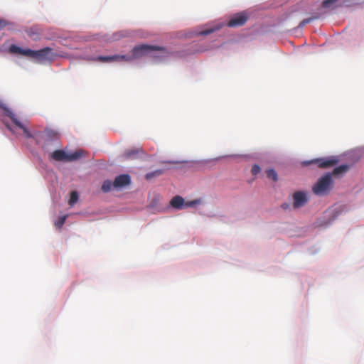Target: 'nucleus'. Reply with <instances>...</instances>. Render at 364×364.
<instances>
[{
    "label": "nucleus",
    "mask_w": 364,
    "mask_h": 364,
    "mask_svg": "<svg viewBox=\"0 0 364 364\" xmlns=\"http://www.w3.org/2000/svg\"><path fill=\"white\" fill-rule=\"evenodd\" d=\"M348 168H349V166L348 165H345V164L341 165L338 167H336L333 169V172L331 173V176L332 175L337 176V175L346 172L348 170Z\"/></svg>",
    "instance_id": "13"
},
{
    "label": "nucleus",
    "mask_w": 364,
    "mask_h": 364,
    "mask_svg": "<svg viewBox=\"0 0 364 364\" xmlns=\"http://www.w3.org/2000/svg\"><path fill=\"white\" fill-rule=\"evenodd\" d=\"M311 21V18H306V19H304L303 20L301 23H300V26H304V25H306V23H309V22Z\"/></svg>",
    "instance_id": "25"
},
{
    "label": "nucleus",
    "mask_w": 364,
    "mask_h": 364,
    "mask_svg": "<svg viewBox=\"0 0 364 364\" xmlns=\"http://www.w3.org/2000/svg\"><path fill=\"white\" fill-rule=\"evenodd\" d=\"M113 187V182L110 180H105L102 186V191L105 193H107L111 191Z\"/></svg>",
    "instance_id": "14"
},
{
    "label": "nucleus",
    "mask_w": 364,
    "mask_h": 364,
    "mask_svg": "<svg viewBox=\"0 0 364 364\" xmlns=\"http://www.w3.org/2000/svg\"><path fill=\"white\" fill-rule=\"evenodd\" d=\"M215 30V29H214V28L203 30L202 31L197 33V35L198 36H206V35L212 33Z\"/></svg>",
    "instance_id": "21"
},
{
    "label": "nucleus",
    "mask_w": 364,
    "mask_h": 364,
    "mask_svg": "<svg viewBox=\"0 0 364 364\" xmlns=\"http://www.w3.org/2000/svg\"><path fill=\"white\" fill-rule=\"evenodd\" d=\"M247 16L245 13L237 14L228 22L229 27H238L243 26L247 21Z\"/></svg>",
    "instance_id": "7"
},
{
    "label": "nucleus",
    "mask_w": 364,
    "mask_h": 364,
    "mask_svg": "<svg viewBox=\"0 0 364 364\" xmlns=\"http://www.w3.org/2000/svg\"><path fill=\"white\" fill-rule=\"evenodd\" d=\"M85 151L80 149L73 154H67L64 150L58 149L50 154V158L56 161H73L83 156Z\"/></svg>",
    "instance_id": "4"
},
{
    "label": "nucleus",
    "mask_w": 364,
    "mask_h": 364,
    "mask_svg": "<svg viewBox=\"0 0 364 364\" xmlns=\"http://www.w3.org/2000/svg\"><path fill=\"white\" fill-rule=\"evenodd\" d=\"M66 218H67V215H63V216H61L60 217L58 220L55 223V226L58 228V229H60L63 225H64L65 220H66Z\"/></svg>",
    "instance_id": "17"
},
{
    "label": "nucleus",
    "mask_w": 364,
    "mask_h": 364,
    "mask_svg": "<svg viewBox=\"0 0 364 364\" xmlns=\"http://www.w3.org/2000/svg\"><path fill=\"white\" fill-rule=\"evenodd\" d=\"M45 133L49 137H55L57 136V133L52 129H47L45 130Z\"/></svg>",
    "instance_id": "23"
},
{
    "label": "nucleus",
    "mask_w": 364,
    "mask_h": 364,
    "mask_svg": "<svg viewBox=\"0 0 364 364\" xmlns=\"http://www.w3.org/2000/svg\"><path fill=\"white\" fill-rule=\"evenodd\" d=\"M28 35L31 37V38H33L34 39H37L38 38V33H36L34 31V28H31L29 29V31H28Z\"/></svg>",
    "instance_id": "20"
},
{
    "label": "nucleus",
    "mask_w": 364,
    "mask_h": 364,
    "mask_svg": "<svg viewBox=\"0 0 364 364\" xmlns=\"http://www.w3.org/2000/svg\"><path fill=\"white\" fill-rule=\"evenodd\" d=\"M196 203H197V200H193V201H191V202L188 203L187 204V205H188V206H191V205H193L196 204Z\"/></svg>",
    "instance_id": "26"
},
{
    "label": "nucleus",
    "mask_w": 364,
    "mask_h": 364,
    "mask_svg": "<svg viewBox=\"0 0 364 364\" xmlns=\"http://www.w3.org/2000/svg\"><path fill=\"white\" fill-rule=\"evenodd\" d=\"M267 176L269 178L272 179L274 181H277L278 180V176L277 172L274 169H268L266 171Z\"/></svg>",
    "instance_id": "15"
},
{
    "label": "nucleus",
    "mask_w": 364,
    "mask_h": 364,
    "mask_svg": "<svg viewBox=\"0 0 364 364\" xmlns=\"http://www.w3.org/2000/svg\"><path fill=\"white\" fill-rule=\"evenodd\" d=\"M11 23L4 20V19H0V30L5 28L6 26L10 25Z\"/></svg>",
    "instance_id": "24"
},
{
    "label": "nucleus",
    "mask_w": 364,
    "mask_h": 364,
    "mask_svg": "<svg viewBox=\"0 0 364 364\" xmlns=\"http://www.w3.org/2000/svg\"><path fill=\"white\" fill-rule=\"evenodd\" d=\"M153 51H160L161 53V55H154V58H164L166 57L168 54L166 49L162 47L156 46H149L146 44H141L134 46L132 50V53L134 56V58L137 59L143 56H145Z\"/></svg>",
    "instance_id": "2"
},
{
    "label": "nucleus",
    "mask_w": 364,
    "mask_h": 364,
    "mask_svg": "<svg viewBox=\"0 0 364 364\" xmlns=\"http://www.w3.org/2000/svg\"><path fill=\"white\" fill-rule=\"evenodd\" d=\"M260 170H261L260 167L258 165L255 164L252 167L251 172H252V175L256 176L257 174H258L260 172Z\"/></svg>",
    "instance_id": "22"
},
{
    "label": "nucleus",
    "mask_w": 364,
    "mask_h": 364,
    "mask_svg": "<svg viewBox=\"0 0 364 364\" xmlns=\"http://www.w3.org/2000/svg\"><path fill=\"white\" fill-rule=\"evenodd\" d=\"M331 173H328L318 179L313 186L312 191L317 196H325L332 188Z\"/></svg>",
    "instance_id": "3"
},
{
    "label": "nucleus",
    "mask_w": 364,
    "mask_h": 364,
    "mask_svg": "<svg viewBox=\"0 0 364 364\" xmlns=\"http://www.w3.org/2000/svg\"><path fill=\"white\" fill-rule=\"evenodd\" d=\"M131 183V178L128 174H122L117 176L113 182V187L121 188Z\"/></svg>",
    "instance_id": "10"
},
{
    "label": "nucleus",
    "mask_w": 364,
    "mask_h": 364,
    "mask_svg": "<svg viewBox=\"0 0 364 364\" xmlns=\"http://www.w3.org/2000/svg\"><path fill=\"white\" fill-rule=\"evenodd\" d=\"M78 200V193L76 191H73L70 194L69 205L73 206Z\"/></svg>",
    "instance_id": "16"
},
{
    "label": "nucleus",
    "mask_w": 364,
    "mask_h": 364,
    "mask_svg": "<svg viewBox=\"0 0 364 364\" xmlns=\"http://www.w3.org/2000/svg\"><path fill=\"white\" fill-rule=\"evenodd\" d=\"M293 207L299 208L304 206L308 201L306 193L296 191L293 194Z\"/></svg>",
    "instance_id": "8"
},
{
    "label": "nucleus",
    "mask_w": 364,
    "mask_h": 364,
    "mask_svg": "<svg viewBox=\"0 0 364 364\" xmlns=\"http://www.w3.org/2000/svg\"><path fill=\"white\" fill-rule=\"evenodd\" d=\"M142 151L143 150L141 148L128 149L124 153L123 156L127 159H134L139 153Z\"/></svg>",
    "instance_id": "12"
},
{
    "label": "nucleus",
    "mask_w": 364,
    "mask_h": 364,
    "mask_svg": "<svg viewBox=\"0 0 364 364\" xmlns=\"http://www.w3.org/2000/svg\"><path fill=\"white\" fill-rule=\"evenodd\" d=\"M338 0H324L322 3V6L324 8H329L334 4H336Z\"/></svg>",
    "instance_id": "19"
},
{
    "label": "nucleus",
    "mask_w": 364,
    "mask_h": 364,
    "mask_svg": "<svg viewBox=\"0 0 364 364\" xmlns=\"http://www.w3.org/2000/svg\"><path fill=\"white\" fill-rule=\"evenodd\" d=\"M9 52L12 54H19L36 58L41 63L43 61H51L55 57L53 49L49 47H46L38 50H33L29 48L23 49L16 45L12 44L9 48Z\"/></svg>",
    "instance_id": "1"
},
{
    "label": "nucleus",
    "mask_w": 364,
    "mask_h": 364,
    "mask_svg": "<svg viewBox=\"0 0 364 364\" xmlns=\"http://www.w3.org/2000/svg\"><path fill=\"white\" fill-rule=\"evenodd\" d=\"M163 173V171L162 170H156L154 172H151V173H149L146 175V179H151V178L154 177V176H160Z\"/></svg>",
    "instance_id": "18"
},
{
    "label": "nucleus",
    "mask_w": 364,
    "mask_h": 364,
    "mask_svg": "<svg viewBox=\"0 0 364 364\" xmlns=\"http://www.w3.org/2000/svg\"><path fill=\"white\" fill-rule=\"evenodd\" d=\"M134 56L132 54L131 55H114L110 56H102L100 55L97 58H92V60L94 61H100L102 63H109L114 61H132L133 60Z\"/></svg>",
    "instance_id": "6"
},
{
    "label": "nucleus",
    "mask_w": 364,
    "mask_h": 364,
    "mask_svg": "<svg viewBox=\"0 0 364 364\" xmlns=\"http://www.w3.org/2000/svg\"><path fill=\"white\" fill-rule=\"evenodd\" d=\"M171 205L176 209H181L184 205V199L179 196H174L171 202Z\"/></svg>",
    "instance_id": "11"
},
{
    "label": "nucleus",
    "mask_w": 364,
    "mask_h": 364,
    "mask_svg": "<svg viewBox=\"0 0 364 364\" xmlns=\"http://www.w3.org/2000/svg\"><path fill=\"white\" fill-rule=\"evenodd\" d=\"M5 112L6 114L12 120V122L14 123L15 125H16L18 127L21 129L24 133V134L28 138H32L33 136L31 134V132L28 131V129L24 127V125L18 120V119L16 117V115L9 109L5 108Z\"/></svg>",
    "instance_id": "9"
},
{
    "label": "nucleus",
    "mask_w": 364,
    "mask_h": 364,
    "mask_svg": "<svg viewBox=\"0 0 364 364\" xmlns=\"http://www.w3.org/2000/svg\"><path fill=\"white\" fill-rule=\"evenodd\" d=\"M338 160L335 157L331 158H321L316 159L311 161H304L303 164L304 166H308L310 164H316L319 168H328L334 166L338 163Z\"/></svg>",
    "instance_id": "5"
}]
</instances>
